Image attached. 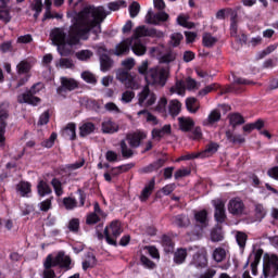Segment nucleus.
Listing matches in <instances>:
<instances>
[{"label": "nucleus", "instance_id": "49530a36", "mask_svg": "<svg viewBox=\"0 0 278 278\" xmlns=\"http://www.w3.org/2000/svg\"><path fill=\"white\" fill-rule=\"evenodd\" d=\"M63 205L65 207V210H75V207H77V200H75V198H64L63 199Z\"/></svg>", "mask_w": 278, "mask_h": 278}, {"label": "nucleus", "instance_id": "7ed1b4c3", "mask_svg": "<svg viewBox=\"0 0 278 278\" xmlns=\"http://www.w3.org/2000/svg\"><path fill=\"white\" fill-rule=\"evenodd\" d=\"M55 266H61V268H68L71 266V257L64 255L60 252L56 256L48 255L43 263V277L45 278H55V271L52 268Z\"/></svg>", "mask_w": 278, "mask_h": 278}, {"label": "nucleus", "instance_id": "c85d7f7f", "mask_svg": "<svg viewBox=\"0 0 278 278\" xmlns=\"http://www.w3.org/2000/svg\"><path fill=\"white\" fill-rule=\"evenodd\" d=\"M137 116H143L147 121V123H151V125H157V117L155 115L151 114L148 110H141L137 113Z\"/></svg>", "mask_w": 278, "mask_h": 278}, {"label": "nucleus", "instance_id": "72a5a7b5", "mask_svg": "<svg viewBox=\"0 0 278 278\" xmlns=\"http://www.w3.org/2000/svg\"><path fill=\"white\" fill-rule=\"evenodd\" d=\"M76 126L75 124H68L65 129L63 130V136L67 140H75L76 138V132H75Z\"/></svg>", "mask_w": 278, "mask_h": 278}, {"label": "nucleus", "instance_id": "ddd939ff", "mask_svg": "<svg viewBox=\"0 0 278 278\" xmlns=\"http://www.w3.org/2000/svg\"><path fill=\"white\" fill-rule=\"evenodd\" d=\"M228 212L229 214H232V216H242V214H244V202H242V200H240V198H235L231 199L228 202Z\"/></svg>", "mask_w": 278, "mask_h": 278}, {"label": "nucleus", "instance_id": "a211bd4d", "mask_svg": "<svg viewBox=\"0 0 278 278\" xmlns=\"http://www.w3.org/2000/svg\"><path fill=\"white\" fill-rule=\"evenodd\" d=\"M218 121H220V112L218 110H213L202 122V125H204V127H212V125L218 123Z\"/></svg>", "mask_w": 278, "mask_h": 278}, {"label": "nucleus", "instance_id": "20e7f679", "mask_svg": "<svg viewBox=\"0 0 278 278\" xmlns=\"http://www.w3.org/2000/svg\"><path fill=\"white\" fill-rule=\"evenodd\" d=\"M168 67L156 66L152 67L146 74V81L149 86H166V79H168Z\"/></svg>", "mask_w": 278, "mask_h": 278}, {"label": "nucleus", "instance_id": "b1692460", "mask_svg": "<svg viewBox=\"0 0 278 278\" xmlns=\"http://www.w3.org/2000/svg\"><path fill=\"white\" fill-rule=\"evenodd\" d=\"M188 255H190V249L188 250L179 249L175 252L174 262L176 264H184Z\"/></svg>", "mask_w": 278, "mask_h": 278}, {"label": "nucleus", "instance_id": "dca6fc26", "mask_svg": "<svg viewBox=\"0 0 278 278\" xmlns=\"http://www.w3.org/2000/svg\"><path fill=\"white\" fill-rule=\"evenodd\" d=\"M147 138V135L144 132H137V134H131L126 137V140L130 147L134 149L140 147V141L144 140Z\"/></svg>", "mask_w": 278, "mask_h": 278}, {"label": "nucleus", "instance_id": "09e8293b", "mask_svg": "<svg viewBox=\"0 0 278 278\" xmlns=\"http://www.w3.org/2000/svg\"><path fill=\"white\" fill-rule=\"evenodd\" d=\"M73 66H75V64L71 59H60L59 62H56L58 68H73Z\"/></svg>", "mask_w": 278, "mask_h": 278}, {"label": "nucleus", "instance_id": "6e6d98bb", "mask_svg": "<svg viewBox=\"0 0 278 278\" xmlns=\"http://www.w3.org/2000/svg\"><path fill=\"white\" fill-rule=\"evenodd\" d=\"M121 8H127V2H125L124 0H117L115 2L109 3V9L113 12L121 10Z\"/></svg>", "mask_w": 278, "mask_h": 278}, {"label": "nucleus", "instance_id": "cd10ccee", "mask_svg": "<svg viewBox=\"0 0 278 278\" xmlns=\"http://www.w3.org/2000/svg\"><path fill=\"white\" fill-rule=\"evenodd\" d=\"M170 94H179L180 97H184L186 94V85H184V81L178 80L174 87L169 89Z\"/></svg>", "mask_w": 278, "mask_h": 278}, {"label": "nucleus", "instance_id": "de8ad7c7", "mask_svg": "<svg viewBox=\"0 0 278 278\" xmlns=\"http://www.w3.org/2000/svg\"><path fill=\"white\" fill-rule=\"evenodd\" d=\"M215 42H218V39H216V37L212 36V34L206 33L203 35L204 47H214Z\"/></svg>", "mask_w": 278, "mask_h": 278}, {"label": "nucleus", "instance_id": "0e129e2a", "mask_svg": "<svg viewBox=\"0 0 278 278\" xmlns=\"http://www.w3.org/2000/svg\"><path fill=\"white\" fill-rule=\"evenodd\" d=\"M124 71H131L136 66V60L134 58H128L122 62Z\"/></svg>", "mask_w": 278, "mask_h": 278}, {"label": "nucleus", "instance_id": "c756f323", "mask_svg": "<svg viewBox=\"0 0 278 278\" xmlns=\"http://www.w3.org/2000/svg\"><path fill=\"white\" fill-rule=\"evenodd\" d=\"M37 190L39 197H47V194H51V187H49L45 180L38 182Z\"/></svg>", "mask_w": 278, "mask_h": 278}, {"label": "nucleus", "instance_id": "5701e85b", "mask_svg": "<svg viewBox=\"0 0 278 278\" xmlns=\"http://www.w3.org/2000/svg\"><path fill=\"white\" fill-rule=\"evenodd\" d=\"M168 112L170 116H179L181 112V102L179 100H170L168 103Z\"/></svg>", "mask_w": 278, "mask_h": 278}, {"label": "nucleus", "instance_id": "9d476101", "mask_svg": "<svg viewBox=\"0 0 278 278\" xmlns=\"http://www.w3.org/2000/svg\"><path fill=\"white\" fill-rule=\"evenodd\" d=\"M123 233L121 222H112L110 226L104 229V236L108 244L116 247V238Z\"/></svg>", "mask_w": 278, "mask_h": 278}, {"label": "nucleus", "instance_id": "338daca9", "mask_svg": "<svg viewBox=\"0 0 278 278\" xmlns=\"http://www.w3.org/2000/svg\"><path fill=\"white\" fill-rule=\"evenodd\" d=\"M148 35L150 38H159V39L164 38V31L157 30V28H150Z\"/></svg>", "mask_w": 278, "mask_h": 278}, {"label": "nucleus", "instance_id": "6ab92c4d", "mask_svg": "<svg viewBox=\"0 0 278 278\" xmlns=\"http://www.w3.org/2000/svg\"><path fill=\"white\" fill-rule=\"evenodd\" d=\"M178 125L181 131H190L194 127L192 117H178Z\"/></svg>", "mask_w": 278, "mask_h": 278}, {"label": "nucleus", "instance_id": "e433bc0d", "mask_svg": "<svg viewBox=\"0 0 278 278\" xmlns=\"http://www.w3.org/2000/svg\"><path fill=\"white\" fill-rule=\"evenodd\" d=\"M227 257V250L224 248H216L213 252V258L215 262H223Z\"/></svg>", "mask_w": 278, "mask_h": 278}, {"label": "nucleus", "instance_id": "bf43d9fd", "mask_svg": "<svg viewBox=\"0 0 278 278\" xmlns=\"http://www.w3.org/2000/svg\"><path fill=\"white\" fill-rule=\"evenodd\" d=\"M55 140H58V134L52 132L50 138L41 143V147H45L46 149H51V147L55 144Z\"/></svg>", "mask_w": 278, "mask_h": 278}, {"label": "nucleus", "instance_id": "13d9d810", "mask_svg": "<svg viewBox=\"0 0 278 278\" xmlns=\"http://www.w3.org/2000/svg\"><path fill=\"white\" fill-rule=\"evenodd\" d=\"M121 149L123 157H131V155H134V151L127 147L125 140L121 141Z\"/></svg>", "mask_w": 278, "mask_h": 278}, {"label": "nucleus", "instance_id": "f03ea898", "mask_svg": "<svg viewBox=\"0 0 278 278\" xmlns=\"http://www.w3.org/2000/svg\"><path fill=\"white\" fill-rule=\"evenodd\" d=\"M149 31L150 28L147 26L137 27L131 38L125 39L116 45L113 51L114 55H127L130 47L135 55H144L147 53V46L140 41V38L149 36Z\"/></svg>", "mask_w": 278, "mask_h": 278}, {"label": "nucleus", "instance_id": "2f4dec72", "mask_svg": "<svg viewBox=\"0 0 278 278\" xmlns=\"http://www.w3.org/2000/svg\"><path fill=\"white\" fill-rule=\"evenodd\" d=\"M79 130H80V136L84 138L86 136H90V134H93L94 132V124L88 122V123H85L83 124L80 127H79Z\"/></svg>", "mask_w": 278, "mask_h": 278}, {"label": "nucleus", "instance_id": "052dcab7", "mask_svg": "<svg viewBox=\"0 0 278 278\" xmlns=\"http://www.w3.org/2000/svg\"><path fill=\"white\" fill-rule=\"evenodd\" d=\"M236 240H237V243L239 244L240 249H244V247H247V233L237 232Z\"/></svg>", "mask_w": 278, "mask_h": 278}, {"label": "nucleus", "instance_id": "4d7b16f0", "mask_svg": "<svg viewBox=\"0 0 278 278\" xmlns=\"http://www.w3.org/2000/svg\"><path fill=\"white\" fill-rule=\"evenodd\" d=\"M129 14H130L131 18H136V16H138V14H140V3L132 2L129 5Z\"/></svg>", "mask_w": 278, "mask_h": 278}, {"label": "nucleus", "instance_id": "3c124183", "mask_svg": "<svg viewBox=\"0 0 278 278\" xmlns=\"http://www.w3.org/2000/svg\"><path fill=\"white\" fill-rule=\"evenodd\" d=\"M136 97V92L126 90L125 92L122 93L121 101L122 103H131Z\"/></svg>", "mask_w": 278, "mask_h": 278}, {"label": "nucleus", "instance_id": "5fc2aeb1", "mask_svg": "<svg viewBox=\"0 0 278 278\" xmlns=\"http://www.w3.org/2000/svg\"><path fill=\"white\" fill-rule=\"evenodd\" d=\"M84 164H86V161L80 160L76 163L66 165L65 170H66V173H73L74 170L81 168V166H84Z\"/></svg>", "mask_w": 278, "mask_h": 278}, {"label": "nucleus", "instance_id": "a878e982", "mask_svg": "<svg viewBox=\"0 0 278 278\" xmlns=\"http://www.w3.org/2000/svg\"><path fill=\"white\" fill-rule=\"evenodd\" d=\"M2 7H0V21H4V23H10V10L5 8V4L10 2V0H0Z\"/></svg>", "mask_w": 278, "mask_h": 278}, {"label": "nucleus", "instance_id": "bb28decb", "mask_svg": "<svg viewBox=\"0 0 278 278\" xmlns=\"http://www.w3.org/2000/svg\"><path fill=\"white\" fill-rule=\"evenodd\" d=\"M100 66H101V71L103 73H108V71L110 68H112V59H110V56H108V54H101Z\"/></svg>", "mask_w": 278, "mask_h": 278}, {"label": "nucleus", "instance_id": "a18cd8bd", "mask_svg": "<svg viewBox=\"0 0 278 278\" xmlns=\"http://www.w3.org/2000/svg\"><path fill=\"white\" fill-rule=\"evenodd\" d=\"M52 187L54 188V192L56 197H62L64 194V189L62 188V182L58 178H53L52 181Z\"/></svg>", "mask_w": 278, "mask_h": 278}, {"label": "nucleus", "instance_id": "4be33fe9", "mask_svg": "<svg viewBox=\"0 0 278 278\" xmlns=\"http://www.w3.org/2000/svg\"><path fill=\"white\" fill-rule=\"evenodd\" d=\"M186 108L190 114H197L199 112V109L201 108V104L199 103V100L197 98H188L186 100Z\"/></svg>", "mask_w": 278, "mask_h": 278}, {"label": "nucleus", "instance_id": "1a4fd4ad", "mask_svg": "<svg viewBox=\"0 0 278 278\" xmlns=\"http://www.w3.org/2000/svg\"><path fill=\"white\" fill-rule=\"evenodd\" d=\"M138 105L140 108H151V105H155V102L157 101V96L155 92L151 91L149 89V86H146L138 94Z\"/></svg>", "mask_w": 278, "mask_h": 278}, {"label": "nucleus", "instance_id": "6e6552de", "mask_svg": "<svg viewBox=\"0 0 278 278\" xmlns=\"http://www.w3.org/2000/svg\"><path fill=\"white\" fill-rule=\"evenodd\" d=\"M189 254L193 255L191 266L199 269L207 267V252H205V249L189 248Z\"/></svg>", "mask_w": 278, "mask_h": 278}, {"label": "nucleus", "instance_id": "37998d69", "mask_svg": "<svg viewBox=\"0 0 278 278\" xmlns=\"http://www.w3.org/2000/svg\"><path fill=\"white\" fill-rule=\"evenodd\" d=\"M92 55H94V54L90 50H80L76 53L77 60H80L81 62H86V61L90 60V58H92Z\"/></svg>", "mask_w": 278, "mask_h": 278}, {"label": "nucleus", "instance_id": "aec40b11", "mask_svg": "<svg viewBox=\"0 0 278 278\" xmlns=\"http://www.w3.org/2000/svg\"><path fill=\"white\" fill-rule=\"evenodd\" d=\"M16 192L20 197H29L31 194V184L28 181H21L16 186Z\"/></svg>", "mask_w": 278, "mask_h": 278}, {"label": "nucleus", "instance_id": "473e14b6", "mask_svg": "<svg viewBox=\"0 0 278 278\" xmlns=\"http://www.w3.org/2000/svg\"><path fill=\"white\" fill-rule=\"evenodd\" d=\"M195 223L201 225L202 227H207V212L206 211H199L194 214Z\"/></svg>", "mask_w": 278, "mask_h": 278}, {"label": "nucleus", "instance_id": "79ce46f5", "mask_svg": "<svg viewBox=\"0 0 278 278\" xmlns=\"http://www.w3.org/2000/svg\"><path fill=\"white\" fill-rule=\"evenodd\" d=\"M175 58H177L175 52L168 51L167 53L163 54L160 58V63L161 64H170V62H175Z\"/></svg>", "mask_w": 278, "mask_h": 278}, {"label": "nucleus", "instance_id": "423d86ee", "mask_svg": "<svg viewBox=\"0 0 278 278\" xmlns=\"http://www.w3.org/2000/svg\"><path fill=\"white\" fill-rule=\"evenodd\" d=\"M45 88V85L41 83L36 84L30 88L29 91H26L17 97L18 103H28V105H38L40 103V98L35 97L34 94H38L40 90Z\"/></svg>", "mask_w": 278, "mask_h": 278}, {"label": "nucleus", "instance_id": "774afa93", "mask_svg": "<svg viewBox=\"0 0 278 278\" xmlns=\"http://www.w3.org/2000/svg\"><path fill=\"white\" fill-rule=\"evenodd\" d=\"M277 47L278 45L277 43H274V45H270L268 46L266 49H264L262 52H261V58H266V55H270V53H273L274 51L277 50Z\"/></svg>", "mask_w": 278, "mask_h": 278}, {"label": "nucleus", "instance_id": "603ef678", "mask_svg": "<svg viewBox=\"0 0 278 278\" xmlns=\"http://www.w3.org/2000/svg\"><path fill=\"white\" fill-rule=\"evenodd\" d=\"M104 109L106 110V112H110L111 114H123V111H121L118 105H116V103L114 102H108L104 105Z\"/></svg>", "mask_w": 278, "mask_h": 278}, {"label": "nucleus", "instance_id": "9b49d317", "mask_svg": "<svg viewBox=\"0 0 278 278\" xmlns=\"http://www.w3.org/2000/svg\"><path fill=\"white\" fill-rule=\"evenodd\" d=\"M8 103L0 104V147H5V127H8Z\"/></svg>", "mask_w": 278, "mask_h": 278}, {"label": "nucleus", "instance_id": "0eeeda50", "mask_svg": "<svg viewBox=\"0 0 278 278\" xmlns=\"http://www.w3.org/2000/svg\"><path fill=\"white\" fill-rule=\"evenodd\" d=\"M116 79L131 90H138V88H140V80H138V77L131 76L127 70H118L116 72Z\"/></svg>", "mask_w": 278, "mask_h": 278}, {"label": "nucleus", "instance_id": "412c9836", "mask_svg": "<svg viewBox=\"0 0 278 278\" xmlns=\"http://www.w3.org/2000/svg\"><path fill=\"white\" fill-rule=\"evenodd\" d=\"M155 189V178H152L144 187V189L141 192L140 201H147Z\"/></svg>", "mask_w": 278, "mask_h": 278}, {"label": "nucleus", "instance_id": "393cba45", "mask_svg": "<svg viewBox=\"0 0 278 278\" xmlns=\"http://www.w3.org/2000/svg\"><path fill=\"white\" fill-rule=\"evenodd\" d=\"M97 266V257L92 253H88L83 262V270L94 268Z\"/></svg>", "mask_w": 278, "mask_h": 278}, {"label": "nucleus", "instance_id": "c03bdc74", "mask_svg": "<svg viewBox=\"0 0 278 278\" xmlns=\"http://www.w3.org/2000/svg\"><path fill=\"white\" fill-rule=\"evenodd\" d=\"M262 255H264V250L257 249L250 255V262L251 264H260V261L262 260Z\"/></svg>", "mask_w": 278, "mask_h": 278}, {"label": "nucleus", "instance_id": "4468645a", "mask_svg": "<svg viewBox=\"0 0 278 278\" xmlns=\"http://www.w3.org/2000/svg\"><path fill=\"white\" fill-rule=\"evenodd\" d=\"M213 205L215 207V219L217 223H225V219L227 218L225 201L220 199L213 200Z\"/></svg>", "mask_w": 278, "mask_h": 278}, {"label": "nucleus", "instance_id": "39448f33", "mask_svg": "<svg viewBox=\"0 0 278 278\" xmlns=\"http://www.w3.org/2000/svg\"><path fill=\"white\" fill-rule=\"evenodd\" d=\"M263 274L265 278H275L278 275V256L265 254L263 257Z\"/></svg>", "mask_w": 278, "mask_h": 278}, {"label": "nucleus", "instance_id": "a19ab883", "mask_svg": "<svg viewBox=\"0 0 278 278\" xmlns=\"http://www.w3.org/2000/svg\"><path fill=\"white\" fill-rule=\"evenodd\" d=\"M29 71H31V63L28 61H22L17 65V73L20 75H25L26 73H29Z\"/></svg>", "mask_w": 278, "mask_h": 278}, {"label": "nucleus", "instance_id": "69168bd1", "mask_svg": "<svg viewBox=\"0 0 278 278\" xmlns=\"http://www.w3.org/2000/svg\"><path fill=\"white\" fill-rule=\"evenodd\" d=\"M81 77H83L84 81H87V84H96L97 83V78L90 72H84L81 74Z\"/></svg>", "mask_w": 278, "mask_h": 278}, {"label": "nucleus", "instance_id": "7c9ffc66", "mask_svg": "<svg viewBox=\"0 0 278 278\" xmlns=\"http://www.w3.org/2000/svg\"><path fill=\"white\" fill-rule=\"evenodd\" d=\"M167 105H168V100L166 97H161L155 105V112H159L160 114H166L167 112Z\"/></svg>", "mask_w": 278, "mask_h": 278}, {"label": "nucleus", "instance_id": "ea45409f", "mask_svg": "<svg viewBox=\"0 0 278 278\" xmlns=\"http://www.w3.org/2000/svg\"><path fill=\"white\" fill-rule=\"evenodd\" d=\"M174 224H176L177 227H188L190 219L186 215H178L174 218Z\"/></svg>", "mask_w": 278, "mask_h": 278}, {"label": "nucleus", "instance_id": "c9c22d12", "mask_svg": "<svg viewBox=\"0 0 278 278\" xmlns=\"http://www.w3.org/2000/svg\"><path fill=\"white\" fill-rule=\"evenodd\" d=\"M226 137L227 140H229V142H232L233 144H242L245 141L244 136L232 135L231 131H227Z\"/></svg>", "mask_w": 278, "mask_h": 278}, {"label": "nucleus", "instance_id": "2eb2a0df", "mask_svg": "<svg viewBox=\"0 0 278 278\" xmlns=\"http://www.w3.org/2000/svg\"><path fill=\"white\" fill-rule=\"evenodd\" d=\"M101 129L103 134H116L121 129L118 124L110 118L102 122Z\"/></svg>", "mask_w": 278, "mask_h": 278}, {"label": "nucleus", "instance_id": "f3484780", "mask_svg": "<svg viewBox=\"0 0 278 278\" xmlns=\"http://www.w3.org/2000/svg\"><path fill=\"white\" fill-rule=\"evenodd\" d=\"M170 131H172L170 124H166L161 129L154 128L152 130V138L154 140H162L164 136H169Z\"/></svg>", "mask_w": 278, "mask_h": 278}, {"label": "nucleus", "instance_id": "e2e57ef3", "mask_svg": "<svg viewBox=\"0 0 278 278\" xmlns=\"http://www.w3.org/2000/svg\"><path fill=\"white\" fill-rule=\"evenodd\" d=\"M140 262L144 268H149L150 270H153L155 268V263H153L149 257L141 255Z\"/></svg>", "mask_w": 278, "mask_h": 278}, {"label": "nucleus", "instance_id": "f8f14e48", "mask_svg": "<svg viewBox=\"0 0 278 278\" xmlns=\"http://www.w3.org/2000/svg\"><path fill=\"white\" fill-rule=\"evenodd\" d=\"M168 17L166 12L153 13V9H150L146 15V23L148 25H160L161 23H166Z\"/></svg>", "mask_w": 278, "mask_h": 278}, {"label": "nucleus", "instance_id": "58836bf2", "mask_svg": "<svg viewBox=\"0 0 278 278\" xmlns=\"http://www.w3.org/2000/svg\"><path fill=\"white\" fill-rule=\"evenodd\" d=\"M177 23L178 25H180L181 27H187L189 29H192V27H194V24H192L189 21L188 15L181 14L177 17Z\"/></svg>", "mask_w": 278, "mask_h": 278}, {"label": "nucleus", "instance_id": "4c0bfd02", "mask_svg": "<svg viewBox=\"0 0 278 278\" xmlns=\"http://www.w3.org/2000/svg\"><path fill=\"white\" fill-rule=\"evenodd\" d=\"M218 151V143L211 142L204 151H202L203 157H211V155H214Z\"/></svg>", "mask_w": 278, "mask_h": 278}, {"label": "nucleus", "instance_id": "864d4df0", "mask_svg": "<svg viewBox=\"0 0 278 278\" xmlns=\"http://www.w3.org/2000/svg\"><path fill=\"white\" fill-rule=\"evenodd\" d=\"M184 40V35L181 33H174L170 35L169 43L172 47H179V43Z\"/></svg>", "mask_w": 278, "mask_h": 278}, {"label": "nucleus", "instance_id": "f257e3e1", "mask_svg": "<svg viewBox=\"0 0 278 278\" xmlns=\"http://www.w3.org/2000/svg\"><path fill=\"white\" fill-rule=\"evenodd\" d=\"M108 18V12L103 7L87 5L80 12L75 13L72 25L68 28H54L50 34L52 45L58 47L62 56L71 55L73 47L79 45V40H88L90 31L101 34V23Z\"/></svg>", "mask_w": 278, "mask_h": 278}, {"label": "nucleus", "instance_id": "f704fd0d", "mask_svg": "<svg viewBox=\"0 0 278 278\" xmlns=\"http://www.w3.org/2000/svg\"><path fill=\"white\" fill-rule=\"evenodd\" d=\"M61 84L65 90H75L77 88V80L73 78L63 77L61 78Z\"/></svg>", "mask_w": 278, "mask_h": 278}, {"label": "nucleus", "instance_id": "680f3d73", "mask_svg": "<svg viewBox=\"0 0 278 278\" xmlns=\"http://www.w3.org/2000/svg\"><path fill=\"white\" fill-rule=\"evenodd\" d=\"M255 216L257 220H262L266 216V208H264V205L256 204L255 205Z\"/></svg>", "mask_w": 278, "mask_h": 278}, {"label": "nucleus", "instance_id": "8fccbe9b", "mask_svg": "<svg viewBox=\"0 0 278 278\" xmlns=\"http://www.w3.org/2000/svg\"><path fill=\"white\" fill-rule=\"evenodd\" d=\"M229 118H230V125H232V127H237V125L244 124V117H242V115L238 113L230 115Z\"/></svg>", "mask_w": 278, "mask_h": 278}]
</instances>
